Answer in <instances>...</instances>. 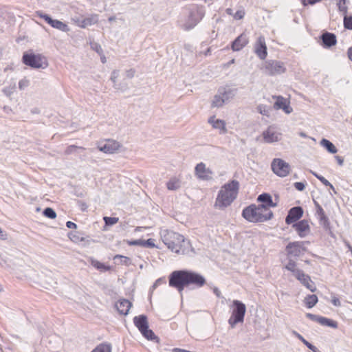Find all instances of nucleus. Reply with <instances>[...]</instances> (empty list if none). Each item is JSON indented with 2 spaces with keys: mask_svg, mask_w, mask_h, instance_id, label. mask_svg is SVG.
Returning a JSON list of instances; mask_svg holds the SVG:
<instances>
[{
  "mask_svg": "<svg viewBox=\"0 0 352 352\" xmlns=\"http://www.w3.org/2000/svg\"><path fill=\"white\" fill-rule=\"evenodd\" d=\"M169 286L182 292L185 287L193 285L201 287L206 284V280L201 274L188 270H175L169 276Z\"/></svg>",
  "mask_w": 352,
  "mask_h": 352,
  "instance_id": "nucleus-1",
  "label": "nucleus"
},
{
  "mask_svg": "<svg viewBox=\"0 0 352 352\" xmlns=\"http://www.w3.org/2000/svg\"><path fill=\"white\" fill-rule=\"evenodd\" d=\"M239 190V182L232 180L223 185L217 196L214 207L223 209L229 206L236 199Z\"/></svg>",
  "mask_w": 352,
  "mask_h": 352,
  "instance_id": "nucleus-2",
  "label": "nucleus"
},
{
  "mask_svg": "<svg viewBox=\"0 0 352 352\" xmlns=\"http://www.w3.org/2000/svg\"><path fill=\"white\" fill-rule=\"evenodd\" d=\"M242 216L250 222L258 223L271 219L273 212L263 206L252 204L243 210Z\"/></svg>",
  "mask_w": 352,
  "mask_h": 352,
  "instance_id": "nucleus-3",
  "label": "nucleus"
},
{
  "mask_svg": "<svg viewBox=\"0 0 352 352\" xmlns=\"http://www.w3.org/2000/svg\"><path fill=\"white\" fill-rule=\"evenodd\" d=\"M164 242L172 252L176 254L184 253L185 240L182 235L177 232H168L164 235Z\"/></svg>",
  "mask_w": 352,
  "mask_h": 352,
  "instance_id": "nucleus-4",
  "label": "nucleus"
},
{
  "mask_svg": "<svg viewBox=\"0 0 352 352\" xmlns=\"http://www.w3.org/2000/svg\"><path fill=\"white\" fill-rule=\"evenodd\" d=\"M297 264L293 260H289L285 265V269L294 274L296 278L299 280L302 285L306 287L311 292H314L316 290V287L311 280L310 276L306 274L303 271L297 269Z\"/></svg>",
  "mask_w": 352,
  "mask_h": 352,
  "instance_id": "nucleus-5",
  "label": "nucleus"
},
{
  "mask_svg": "<svg viewBox=\"0 0 352 352\" xmlns=\"http://www.w3.org/2000/svg\"><path fill=\"white\" fill-rule=\"evenodd\" d=\"M23 64L34 69H45L48 66L47 58L41 54L28 51L23 54L22 57Z\"/></svg>",
  "mask_w": 352,
  "mask_h": 352,
  "instance_id": "nucleus-6",
  "label": "nucleus"
},
{
  "mask_svg": "<svg viewBox=\"0 0 352 352\" xmlns=\"http://www.w3.org/2000/svg\"><path fill=\"white\" fill-rule=\"evenodd\" d=\"M233 305L234 306V308L233 309L232 315L228 320V322L232 327H234L239 322H243L246 311L245 305L237 300L233 301Z\"/></svg>",
  "mask_w": 352,
  "mask_h": 352,
  "instance_id": "nucleus-7",
  "label": "nucleus"
},
{
  "mask_svg": "<svg viewBox=\"0 0 352 352\" xmlns=\"http://www.w3.org/2000/svg\"><path fill=\"white\" fill-rule=\"evenodd\" d=\"M273 172L279 177H286L290 172V166L284 160L276 158L272 162Z\"/></svg>",
  "mask_w": 352,
  "mask_h": 352,
  "instance_id": "nucleus-8",
  "label": "nucleus"
},
{
  "mask_svg": "<svg viewBox=\"0 0 352 352\" xmlns=\"http://www.w3.org/2000/svg\"><path fill=\"white\" fill-rule=\"evenodd\" d=\"M264 69L265 72L270 76L280 74L286 71L283 63L274 60L266 61Z\"/></svg>",
  "mask_w": 352,
  "mask_h": 352,
  "instance_id": "nucleus-9",
  "label": "nucleus"
},
{
  "mask_svg": "<svg viewBox=\"0 0 352 352\" xmlns=\"http://www.w3.org/2000/svg\"><path fill=\"white\" fill-rule=\"evenodd\" d=\"M304 242L294 241L290 242L286 246L287 254L289 257H299L303 254L307 249L304 246Z\"/></svg>",
  "mask_w": 352,
  "mask_h": 352,
  "instance_id": "nucleus-10",
  "label": "nucleus"
},
{
  "mask_svg": "<svg viewBox=\"0 0 352 352\" xmlns=\"http://www.w3.org/2000/svg\"><path fill=\"white\" fill-rule=\"evenodd\" d=\"M292 227L301 238L305 237L310 232L309 223L306 219H303L294 223Z\"/></svg>",
  "mask_w": 352,
  "mask_h": 352,
  "instance_id": "nucleus-11",
  "label": "nucleus"
},
{
  "mask_svg": "<svg viewBox=\"0 0 352 352\" xmlns=\"http://www.w3.org/2000/svg\"><path fill=\"white\" fill-rule=\"evenodd\" d=\"M195 173L199 179L203 180L210 179L212 174V170L210 168H206V164L203 162H200L197 164L195 168Z\"/></svg>",
  "mask_w": 352,
  "mask_h": 352,
  "instance_id": "nucleus-12",
  "label": "nucleus"
},
{
  "mask_svg": "<svg viewBox=\"0 0 352 352\" xmlns=\"http://www.w3.org/2000/svg\"><path fill=\"white\" fill-rule=\"evenodd\" d=\"M302 215L303 210L301 207H293L288 212V214L285 218V223L287 225L295 223L298 221L302 217Z\"/></svg>",
  "mask_w": 352,
  "mask_h": 352,
  "instance_id": "nucleus-13",
  "label": "nucleus"
},
{
  "mask_svg": "<svg viewBox=\"0 0 352 352\" xmlns=\"http://www.w3.org/2000/svg\"><path fill=\"white\" fill-rule=\"evenodd\" d=\"M262 135L264 141L267 143L278 142L280 140L281 137V134L276 131L272 126H269L263 132Z\"/></svg>",
  "mask_w": 352,
  "mask_h": 352,
  "instance_id": "nucleus-14",
  "label": "nucleus"
},
{
  "mask_svg": "<svg viewBox=\"0 0 352 352\" xmlns=\"http://www.w3.org/2000/svg\"><path fill=\"white\" fill-rule=\"evenodd\" d=\"M254 51L256 55L262 60L265 59L267 57V46L265 41V38L263 36H261L258 38L255 45H254Z\"/></svg>",
  "mask_w": 352,
  "mask_h": 352,
  "instance_id": "nucleus-15",
  "label": "nucleus"
},
{
  "mask_svg": "<svg viewBox=\"0 0 352 352\" xmlns=\"http://www.w3.org/2000/svg\"><path fill=\"white\" fill-rule=\"evenodd\" d=\"M98 148L100 151L104 153L112 154L120 148V144L116 140H107L105 144L98 146Z\"/></svg>",
  "mask_w": 352,
  "mask_h": 352,
  "instance_id": "nucleus-16",
  "label": "nucleus"
},
{
  "mask_svg": "<svg viewBox=\"0 0 352 352\" xmlns=\"http://www.w3.org/2000/svg\"><path fill=\"white\" fill-rule=\"evenodd\" d=\"M273 98L276 100L274 107L276 109H283L286 113H290L292 111V108L290 107L289 100L283 98L281 96H273Z\"/></svg>",
  "mask_w": 352,
  "mask_h": 352,
  "instance_id": "nucleus-17",
  "label": "nucleus"
},
{
  "mask_svg": "<svg viewBox=\"0 0 352 352\" xmlns=\"http://www.w3.org/2000/svg\"><path fill=\"white\" fill-rule=\"evenodd\" d=\"M36 14L40 18L43 19L48 24H50L52 27H53L54 28H56V29H58V30H60L63 31L65 30L67 28L66 24L63 23V22H61L58 20L52 19L48 15L43 14L41 12H37Z\"/></svg>",
  "mask_w": 352,
  "mask_h": 352,
  "instance_id": "nucleus-18",
  "label": "nucleus"
},
{
  "mask_svg": "<svg viewBox=\"0 0 352 352\" xmlns=\"http://www.w3.org/2000/svg\"><path fill=\"white\" fill-rule=\"evenodd\" d=\"M131 306L132 303L129 300L124 298L118 300L115 305V307L118 313L124 316H126L129 314Z\"/></svg>",
  "mask_w": 352,
  "mask_h": 352,
  "instance_id": "nucleus-19",
  "label": "nucleus"
},
{
  "mask_svg": "<svg viewBox=\"0 0 352 352\" xmlns=\"http://www.w3.org/2000/svg\"><path fill=\"white\" fill-rule=\"evenodd\" d=\"M208 122L214 129H219L220 133H226L227 132L226 122L224 120L217 119L215 116H213L208 119Z\"/></svg>",
  "mask_w": 352,
  "mask_h": 352,
  "instance_id": "nucleus-20",
  "label": "nucleus"
},
{
  "mask_svg": "<svg viewBox=\"0 0 352 352\" xmlns=\"http://www.w3.org/2000/svg\"><path fill=\"white\" fill-rule=\"evenodd\" d=\"M257 201L262 203L260 204L261 206H263L269 210L276 206V204L273 202L272 196L267 193H263L258 195Z\"/></svg>",
  "mask_w": 352,
  "mask_h": 352,
  "instance_id": "nucleus-21",
  "label": "nucleus"
},
{
  "mask_svg": "<svg viewBox=\"0 0 352 352\" xmlns=\"http://www.w3.org/2000/svg\"><path fill=\"white\" fill-rule=\"evenodd\" d=\"M248 43V39L244 34L239 36L232 44L233 51H239Z\"/></svg>",
  "mask_w": 352,
  "mask_h": 352,
  "instance_id": "nucleus-22",
  "label": "nucleus"
},
{
  "mask_svg": "<svg viewBox=\"0 0 352 352\" xmlns=\"http://www.w3.org/2000/svg\"><path fill=\"white\" fill-rule=\"evenodd\" d=\"M322 45L324 47H330L336 44V36L333 33L325 32L321 36Z\"/></svg>",
  "mask_w": 352,
  "mask_h": 352,
  "instance_id": "nucleus-23",
  "label": "nucleus"
},
{
  "mask_svg": "<svg viewBox=\"0 0 352 352\" xmlns=\"http://www.w3.org/2000/svg\"><path fill=\"white\" fill-rule=\"evenodd\" d=\"M133 322L140 332L148 326L147 318L144 315L135 316L133 318Z\"/></svg>",
  "mask_w": 352,
  "mask_h": 352,
  "instance_id": "nucleus-24",
  "label": "nucleus"
},
{
  "mask_svg": "<svg viewBox=\"0 0 352 352\" xmlns=\"http://www.w3.org/2000/svg\"><path fill=\"white\" fill-rule=\"evenodd\" d=\"M316 321L323 326L331 327L335 329L338 327V322L336 321L325 317L320 316L316 318Z\"/></svg>",
  "mask_w": 352,
  "mask_h": 352,
  "instance_id": "nucleus-25",
  "label": "nucleus"
},
{
  "mask_svg": "<svg viewBox=\"0 0 352 352\" xmlns=\"http://www.w3.org/2000/svg\"><path fill=\"white\" fill-rule=\"evenodd\" d=\"M90 263L94 267L102 272L109 271L111 270L110 266L106 265L105 264L94 258L90 259Z\"/></svg>",
  "mask_w": 352,
  "mask_h": 352,
  "instance_id": "nucleus-26",
  "label": "nucleus"
},
{
  "mask_svg": "<svg viewBox=\"0 0 352 352\" xmlns=\"http://www.w3.org/2000/svg\"><path fill=\"white\" fill-rule=\"evenodd\" d=\"M113 260H118V265L129 266L131 264V259L129 257L120 254L114 256Z\"/></svg>",
  "mask_w": 352,
  "mask_h": 352,
  "instance_id": "nucleus-27",
  "label": "nucleus"
},
{
  "mask_svg": "<svg viewBox=\"0 0 352 352\" xmlns=\"http://www.w3.org/2000/svg\"><path fill=\"white\" fill-rule=\"evenodd\" d=\"M320 144L331 153L334 154L338 151L334 144L327 139H322L320 142Z\"/></svg>",
  "mask_w": 352,
  "mask_h": 352,
  "instance_id": "nucleus-28",
  "label": "nucleus"
},
{
  "mask_svg": "<svg viewBox=\"0 0 352 352\" xmlns=\"http://www.w3.org/2000/svg\"><path fill=\"white\" fill-rule=\"evenodd\" d=\"M318 302V297L315 294L308 295L305 298V303L307 308H312Z\"/></svg>",
  "mask_w": 352,
  "mask_h": 352,
  "instance_id": "nucleus-29",
  "label": "nucleus"
},
{
  "mask_svg": "<svg viewBox=\"0 0 352 352\" xmlns=\"http://www.w3.org/2000/svg\"><path fill=\"white\" fill-rule=\"evenodd\" d=\"M167 188L170 190H175L180 187V180L178 178L173 177L166 184Z\"/></svg>",
  "mask_w": 352,
  "mask_h": 352,
  "instance_id": "nucleus-30",
  "label": "nucleus"
},
{
  "mask_svg": "<svg viewBox=\"0 0 352 352\" xmlns=\"http://www.w3.org/2000/svg\"><path fill=\"white\" fill-rule=\"evenodd\" d=\"M226 13L229 15H232L233 18L235 20H241L243 19L245 14V12L244 10H237L234 14H233L232 10L231 8L226 9Z\"/></svg>",
  "mask_w": 352,
  "mask_h": 352,
  "instance_id": "nucleus-31",
  "label": "nucleus"
},
{
  "mask_svg": "<svg viewBox=\"0 0 352 352\" xmlns=\"http://www.w3.org/2000/svg\"><path fill=\"white\" fill-rule=\"evenodd\" d=\"M142 336L146 338L147 340H155L157 339V337L155 335L154 332L148 329V327L145 328L141 331Z\"/></svg>",
  "mask_w": 352,
  "mask_h": 352,
  "instance_id": "nucleus-32",
  "label": "nucleus"
},
{
  "mask_svg": "<svg viewBox=\"0 0 352 352\" xmlns=\"http://www.w3.org/2000/svg\"><path fill=\"white\" fill-rule=\"evenodd\" d=\"M91 352H111V346L110 344L102 343L99 344Z\"/></svg>",
  "mask_w": 352,
  "mask_h": 352,
  "instance_id": "nucleus-33",
  "label": "nucleus"
},
{
  "mask_svg": "<svg viewBox=\"0 0 352 352\" xmlns=\"http://www.w3.org/2000/svg\"><path fill=\"white\" fill-rule=\"evenodd\" d=\"M96 22H97V19H96V17L92 16V17L85 18L81 21V24L80 25V27L85 28L87 26H90L91 25L95 24Z\"/></svg>",
  "mask_w": 352,
  "mask_h": 352,
  "instance_id": "nucleus-34",
  "label": "nucleus"
},
{
  "mask_svg": "<svg viewBox=\"0 0 352 352\" xmlns=\"http://www.w3.org/2000/svg\"><path fill=\"white\" fill-rule=\"evenodd\" d=\"M224 103L223 98L220 96H215L212 103V107H221Z\"/></svg>",
  "mask_w": 352,
  "mask_h": 352,
  "instance_id": "nucleus-35",
  "label": "nucleus"
},
{
  "mask_svg": "<svg viewBox=\"0 0 352 352\" xmlns=\"http://www.w3.org/2000/svg\"><path fill=\"white\" fill-rule=\"evenodd\" d=\"M103 220H104L106 226H113L119 221V218L104 217Z\"/></svg>",
  "mask_w": 352,
  "mask_h": 352,
  "instance_id": "nucleus-36",
  "label": "nucleus"
},
{
  "mask_svg": "<svg viewBox=\"0 0 352 352\" xmlns=\"http://www.w3.org/2000/svg\"><path fill=\"white\" fill-rule=\"evenodd\" d=\"M43 214L50 219H54L56 217L55 211L51 208H47L43 211Z\"/></svg>",
  "mask_w": 352,
  "mask_h": 352,
  "instance_id": "nucleus-37",
  "label": "nucleus"
},
{
  "mask_svg": "<svg viewBox=\"0 0 352 352\" xmlns=\"http://www.w3.org/2000/svg\"><path fill=\"white\" fill-rule=\"evenodd\" d=\"M344 27L346 29L352 30V16L345 15L343 20Z\"/></svg>",
  "mask_w": 352,
  "mask_h": 352,
  "instance_id": "nucleus-38",
  "label": "nucleus"
},
{
  "mask_svg": "<svg viewBox=\"0 0 352 352\" xmlns=\"http://www.w3.org/2000/svg\"><path fill=\"white\" fill-rule=\"evenodd\" d=\"M126 244H128L129 245H140V246H145L146 245V242L145 241H143V240H133V241H126Z\"/></svg>",
  "mask_w": 352,
  "mask_h": 352,
  "instance_id": "nucleus-39",
  "label": "nucleus"
},
{
  "mask_svg": "<svg viewBox=\"0 0 352 352\" xmlns=\"http://www.w3.org/2000/svg\"><path fill=\"white\" fill-rule=\"evenodd\" d=\"M258 111L264 116H269V109L266 105L260 104L257 107Z\"/></svg>",
  "mask_w": 352,
  "mask_h": 352,
  "instance_id": "nucleus-40",
  "label": "nucleus"
},
{
  "mask_svg": "<svg viewBox=\"0 0 352 352\" xmlns=\"http://www.w3.org/2000/svg\"><path fill=\"white\" fill-rule=\"evenodd\" d=\"M296 337L300 340L302 341L309 349H311V350H314L315 349V346H313L311 343H309V342H307L300 334L298 333H295Z\"/></svg>",
  "mask_w": 352,
  "mask_h": 352,
  "instance_id": "nucleus-41",
  "label": "nucleus"
},
{
  "mask_svg": "<svg viewBox=\"0 0 352 352\" xmlns=\"http://www.w3.org/2000/svg\"><path fill=\"white\" fill-rule=\"evenodd\" d=\"M338 8L340 12H343V14H346L347 12V8L346 6V0H339L338 3Z\"/></svg>",
  "mask_w": 352,
  "mask_h": 352,
  "instance_id": "nucleus-42",
  "label": "nucleus"
},
{
  "mask_svg": "<svg viewBox=\"0 0 352 352\" xmlns=\"http://www.w3.org/2000/svg\"><path fill=\"white\" fill-rule=\"evenodd\" d=\"M77 148L85 150V148H83V147H81V146L78 147V146H75V145H70V146L67 147V148L65 149V152L66 154H71L73 152H74Z\"/></svg>",
  "mask_w": 352,
  "mask_h": 352,
  "instance_id": "nucleus-43",
  "label": "nucleus"
},
{
  "mask_svg": "<svg viewBox=\"0 0 352 352\" xmlns=\"http://www.w3.org/2000/svg\"><path fill=\"white\" fill-rule=\"evenodd\" d=\"M316 176L324 185H325L327 186H331V188L333 187V186L331 184V183L327 179H326L324 177L319 176L317 175Z\"/></svg>",
  "mask_w": 352,
  "mask_h": 352,
  "instance_id": "nucleus-44",
  "label": "nucleus"
},
{
  "mask_svg": "<svg viewBox=\"0 0 352 352\" xmlns=\"http://www.w3.org/2000/svg\"><path fill=\"white\" fill-rule=\"evenodd\" d=\"M294 187L296 188V190L302 191L305 189V185L302 182H295Z\"/></svg>",
  "mask_w": 352,
  "mask_h": 352,
  "instance_id": "nucleus-45",
  "label": "nucleus"
},
{
  "mask_svg": "<svg viewBox=\"0 0 352 352\" xmlns=\"http://www.w3.org/2000/svg\"><path fill=\"white\" fill-rule=\"evenodd\" d=\"M91 48L95 50L98 54H101L102 52V50L101 48V46L98 43H93L91 45Z\"/></svg>",
  "mask_w": 352,
  "mask_h": 352,
  "instance_id": "nucleus-46",
  "label": "nucleus"
},
{
  "mask_svg": "<svg viewBox=\"0 0 352 352\" xmlns=\"http://www.w3.org/2000/svg\"><path fill=\"white\" fill-rule=\"evenodd\" d=\"M66 226L68 228H72V229H76L77 227L76 224L72 221H67L66 223Z\"/></svg>",
  "mask_w": 352,
  "mask_h": 352,
  "instance_id": "nucleus-47",
  "label": "nucleus"
},
{
  "mask_svg": "<svg viewBox=\"0 0 352 352\" xmlns=\"http://www.w3.org/2000/svg\"><path fill=\"white\" fill-rule=\"evenodd\" d=\"M331 302H332L333 305L335 306L338 307V306L340 305V301L338 298H336V297L333 298L331 300Z\"/></svg>",
  "mask_w": 352,
  "mask_h": 352,
  "instance_id": "nucleus-48",
  "label": "nucleus"
},
{
  "mask_svg": "<svg viewBox=\"0 0 352 352\" xmlns=\"http://www.w3.org/2000/svg\"><path fill=\"white\" fill-rule=\"evenodd\" d=\"M347 55L349 58L352 61V47L348 49Z\"/></svg>",
  "mask_w": 352,
  "mask_h": 352,
  "instance_id": "nucleus-49",
  "label": "nucleus"
},
{
  "mask_svg": "<svg viewBox=\"0 0 352 352\" xmlns=\"http://www.w3.org/2000/svg\"><path fill=\"white\" fill-rule=\"evenodd\" d=\"M307 316L310 318L311 320H316V318H318V316H315V315H313L311 314H307Z\"/></svg>",
  "mask_w": 352,
  "mask_h": 352,
  "instance_id": "nucleus-50",
  "label": "nucleus"
},
{
  "mask_svg": "<svg viewBox=\"0 0 352 352\" xmlns=\"http://www.w3.org/2000/svg\"><path fill=\"white\" fill-rule=\"evenodd\" d=\"M28 83V80H21L19 82V87L22 88L23 86H25L26 84Z\"/></svg>",
  "mask_w": 352,
  "mask_h": 352,
  "instance_id": "nucleus-51",
  "label": "nucleus"
},
{
  "mask_svg": "<svg viewBox=\"0 0 352 352\" xmlns=\"http://www.w3.org/2000/svg\"><path fill=\"white\" fill-rule=\"evenodd\" d=\"M336 160H337V161H338V164H339L340 165H342V164H343V160H342L340 157H339V156H336Z\"/></svg>",
  "mask_w": 352,
  "mask_h": 352,
  "instance_id": "nucleus-52",
  "label": "nucleus"
},
{
  "mask_svg": "<svg viewBox=\"0 0 352 352\" xmlns=\"http://www.w3.org/2000/svg\"><path fill=\"white\" fill-rule=\"evenodd\" d=\"M69 238L71 239V240H72V241H75V239H76V235H75V234H74V233L71 232V233L69 234Z\"/></svg>",
  "mask_w": 352,
  "mask_h": 352,
  "instance_id": "nucleus-53",
  "label": "nucleus"
},
{
  "mask_svg": "<svg viewBox=\"0 0 352 352\" xmlns=\"http://www.w3.org/2000/svg\"><path fill=\"white\" fill-rule=\"evenodd\" d=\"M150 241H151V239H148V240H147L146 241H145V242H146V245H152V246L153 245V244H151V243H150Z\"/></svg>",
  "mask_w": 352,
  "mask_h": 352,
  "instance_id": "nucleus-54",
  "label": "nucleus"
},
{
  "mask_svg": "<svg viewBox=\"0 0 352 352\" xmlns=\"http://www.w3.org/2000/svg\"><path fill=\"white\" fill-rule=\"evenodd\" d=\"M101 60L103 63H106V58L104 56L101 57Z\"/></svg>",
  "mask_w": 352,
  "mask_h": 352,
  "instance_id": "nucleus-55",
  "label": "nucleus"
},
{
  "mask_svg": "<svg viewBox=\"0 0 352 352\" xmlns=\"http://www.w3.org/2000/svg\"><path fill=\"white\" fill-rule=\"evenodd\" d=\"M197 22H195L192 26L189 27V28H186V30H189L190 28L194 27L195 25H196Z\"/></svg>",
  "mask_w": 352,
  "mask_h": 352,
  "instance_id": "nucleus-56",
  "label": "nucleus"
},
{
  "mask_svg": "<svg viewBox=\"0 0 352 352\" xmlns=\"http://www.w3.org/2000/svg\"><path fill=\"white\" fill-rule=\"evenodd\" d=\"M305 263L309 264V261H305Z\"/></svg>",
  "mask_w": 352,
  "mask_h": 352,
  "instance_id": "nucleus-57",
  "label": "nucleus"
}]
</instances>
